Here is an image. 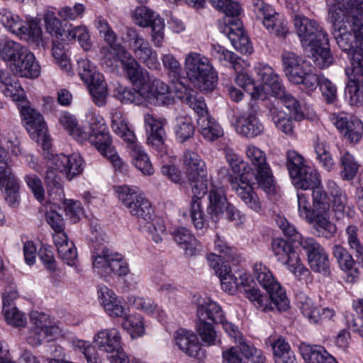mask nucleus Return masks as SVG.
Masks as SVG:
<instances>
[{"instance_id":"22","label":"nucleus","mask_w":363,"mask_h":363,"mask_svg":"<svg viewBox=\"0 0 363 363\" xmlns=\"http://www.w3.org/2000/svg\"><path fill=\"white\" fill-rule=\"evenodd\" d=\"M232 125L238 134L246 138L256 137L264 131V126L257 116V110L254 105L251 106L249 112L237 116L232 122Z\"/></svg>"},{"instance_id":"21","label":"nucleus","mask_w":363,"mask_h":363,"mask_svg":"<svg viewBox=\"0 0 363 363\" xmlns=\"http://www.w3.org/2000/svg\"><path fill=\"white\" fill-rule=\"evenodd\" d=\"M330 120L348 142L357 143L360 141L363 135V124L359 119L343 113H333L330 116Z\"/></svg>"},{"instance_id":"48","label":"nucleus","mask_w":363,"mask_h":363,"mask_svg":"<svg viewBox=\"0 0 363 363\" xmlns=\"http://www.w3.org/2000/svg\"><path fill=\"white\" fill-rule=\"evenodd\" d=\"M78 72L81 79L86 83L97 82L103 78V75L98 72L96 67L87 59H80L77 61Z\"/></svg>"},{"instance_id":"13","label":"nucleus","mask_w":363,"mask_h":363,"mask_svg":"<svg viewBox=\"0 0 363 363\" xmlns=\"http://www.w3.org/2000/svg\"><path fill=\"white\" fill-rule=\"evenodd\" d=\"M99 350L107 353L110 363H126L128 357L121 347V337L116 328L104 329L94 337Z\"/></svg>"},{"instance_id":"19","label":"nucleus","mask_w":363,"mask_h":363,"mask_svg":"<svg viewBox=\"0 0 363 363\" xmlns=\"http://www.w3.org/2000/svg\"><path fill=\"white\" fill-rule=\"evenodd\" d=\"M136 25L142 28L151 27L152 40L156 47H161L164 39V20L146 6L137 7L132 14Z\"/></svg>"},{"instance_id":"28","label":"nucleus","mask_w":363,"mask_h":363,"mask_svg":"<svg viewBox=\"0 0 363 363\" xmlns=\"http://www.w3.org/2000/svg\"><path fill=\"white\" fill-rule=\"evenodd\" d=\"M98 293L104 308L108 315L112 317L123 315L124 308L122 302L111 289L106 286H99Z\"/></svg>"},{"instance_id":"20","label":"nucleus","mask_w":363,"mask_h":363,"mask_svg":"<svg viewBox=\"0 0 363 363\" xmlns=\"http://www.w3.org/2000/svg\"><path fill=\"white\" fill-rule=\"evenodd\" d=\"M254 6L259 13V17H262L264 26L270 33L279 37H284L286 35L287 21L283 15L263 1H256Z\"/></svg>"},{"instance_id":"50","label":"nucleus","mask_w":363,"mask_h":363,"mask_svg":"<svg viewBox=\"0 0 363 363\" xmlns=\"http://www.w3.org/2000/svg\"><path fill=\"white\" fill-rule=\"evenodd\" d=\"M114 96L124 104L133 103L140 104L143 100V95L140 94V89L136 91L121 84H118L115 87Z\"/></svg>"},{"instance_id":"49","label":"nucleus","mask_w":363,"mask_h":363,"mask_svg":"<svg viewBox=\"0 0 363 363\" xmlns=\"http://www.w3.org/2000/svg\"><path fill=\"white\" fill-rule=\"evenodd\" d=\"M56 166L59 172L65 174L71 180L75 176L80 174L84 167V160H56Z\"/></svg>"},{"instance_id":"44","label":"nucleus","mask_w":363,"mask_h":363,"mask_svg":"<svg viewBox=\"0 0 363 363\" xmlns=\"http://www.w3.org/2000/svg\"><path fill=\"white\" fill-rule=\"evenodd\" d=\"M308 262L311 269L314 272L319 273L325 277L330 275V262L325 250L310 258Z\"/></svg>"},{"instance_id":"10","label":"nucleus","mask_w":363,"mask_h":363,"mask_svg":"<svg viewBox=\"0 0 363 363\" xmlns=\"http://www.w3.org/2000/svg\"><path fill=\"white\" fill-rule=\"evenodd\" d=\"M0 22L11 32L28 42L35 43L41 39L42 30L38 23L33 21L23 22L18 15L8 9L0 10Z\"/></svg>"},{"instance_id":"27","label":"nucleus","mask_w":363,"mask_h":363,"mask_svg":"<svg viewBox=\"0 0 363 363\" xmlns=\"http://www.w3.org/2000/svg\"><path fill=\"white\" fill-rule=\"evenodd\" d=\"M174 340L179 350L187 355L191 357L199 355L201 345L197 336L192 331L179 328L174 333Z\"/></svg>"},{"instance_id":"1","label":"nucleus","mask_w":363,"mask_h":363,"mask_svg":"<svg viewBox=\"0 0 363 363\" xmlns=\"http://www.w3.org/2000/svg\"><path fill=\"white\" fill-rule=\"evenodd\" d=\"M230 170L228 180L240 199L252 210L259 212L262 203L250 184L254 177L258 186L267 194H274L275 183L269 165L266 160H229Z\"/></svg>"},{"instance_id":"43","label":"nucleus","mask_w":363,"mask_h":363,"mask_svg":"<svg viewBox=\"0 0 363 363\" xmlns=\"http://www.w3.org/2000/svg\"><path fill=\"white\" fill-rule=\"evenodd\" d=\"M77 39L80 46L88 51L92 46L90 35L87 28L84 26H76L72 29H67L64 40L71 41Z\"/></svg>"},{"instance_id":"12","label":"nucleus","mask_w":363,"mask_h":363,"mask_svg":"<svg viewBox=\"0 0 363 363\" xmlns=\"http://www.w3.org/2000/svg\"><path fill=\"white\" fill-rule=\"evenodd\" d=\"M89 132L86 140L94 145L101 155L106 159H120L111 144L108 128L103 118L92 116L89 121Z\"/></svg>"},{"instance_id":"5","label":"nucleus","mask_w":363,"mask_h":363,"mask_svg":"<svg viewBox=\"0 0 363 363\" xmlns=\"http://www.w3.org/2000/svg\"><path fill=\"white\" fill-rule=\"evenodd\" d=\"M333 35L339 48L348 57L363 52V23L361 18L352 14L346 20L335 23Z\"/></svg>"},{"instance_id":"4","label":"nucleus","mask_w":363,"mask_h":363,"mask_svg":"<svg viewBox=\"0 0 363 363\" xmlns=\"http://www.w3.org/2000/svg\"><path fill=\"white\" fill-rule=\"evenodd\" d=\"M1 59L15 75L32 79L40 74L34 54L18 43L8 41L2 49Z\"/></svg>"},{"instance_id":"16","label":"nucleus","mask_w":363,"mask_h":363,"mask_svg":"<svg viewBox=\"0 0 363 363\" xmlns=\"http://www.w3.org/2000/svg\"><path fill=\"white\" fill-rule=\"evenodd\" d=\"M144 122L147 132L148 144L157 152V156L162 158L168 157L173 159L175 156L171 155L164 144L166 133L164 125L167 121L163 118H156L153 115L147 113L144 116Z\"/></svg>"},{"instance_id":"6","label":"nucleus","mask_w":363,"mask_h":363,"mask_svg":"<svg viewBox=\"0 0 363 363\" xmlns=\"http://www.w3.org/2000/svg\"><path fill=\"white\" fill-rule=\"evenodd\" d=\"M184 68L187 78L201 90H212L217 79L209 60L204 55L195 52L186 55Z\"/></svg>"},{"instance_id":"7","label":"nucleus","mask_w":363,"mask_h":363,"mask_svg":"<svg viewBox=\"0 0 363 363\" xmlns=\"http://www.w3.org/2000/svg\"><path fill=\"white\" fill-rule=\"evenodd\" d=\"M116 192L119 200L138 222L150 223L155 221V210L147 198L127 186H118Z\"/></svg>"},{"instance_id":"42","label":"nucleus","mask_w":363,"mask_h":363,"mask_svg":"<svg viewBox=\"0 0 363 363\" xmlns=\"http://www.w3.org/2000/svg\"><path fill=\"white\" fill-rule=\"evenodd\" d=\"M72 345L75 350H77L83 354L86 363H104L96 346L93 345L90 342L77 339L72 341Z\"/></svg>"},{"instance_id":"57","label":"nucleus","mask_w":363,"mask_h":363,"mask_svg":"<svg viewBox=\"0 0 363 363\" xmlns=\"http://www.w3.org/2000/svg\"><path fill=\"white\" fill-rule=\"evenodd\" d=\"M100 79L97 82H93L88 84V85L94 102L98 106H103L106 103L107 87L104 77Z\"/></svg>"},{"instance_id":"8","label":"nucleus","mask_w":363,"mask_h":363,"mask_svg":"<svg viewBox=\"0 0 363 363\" xmlns=\"http://www.w3.org/2000/svg\"><path fill=\"white\" fill-rule=\"evenodd\" d=\"M93 268L100 275L106 277L113 273L119 277L125 276L129 273V267L121 255L113 252L106 247L101 250L94 252Z\"/></svg>"},{"instance_id":"51","label":"nucleus","mask_w":363,"mask_h":363,"mask_svg":"<svg viewBox=\"0 0 363 363\" xmlns=\"http://www.w3.org/2000/svg\"><path fill=\"white\" fill-rule=\"evenodd\" d=\"M195 131V128L190 117L179 118L175 125V135L177 139L181 142H185L191 138Z\"/></svg>"},{"instance_id":"53","label":"nucleus","mask_w":363,"mask_h":363,"mask_svg":"<svg viewBox=\"0 0 363 363\" xmlns=\"http://www.w3.org/2000/svg\"><path fill=\"white\" fill-rule=\"evenodd\" d=\"M256 72L262 83L263 91L270 89L274 82L280 79L279 75L274 72L273 69L267 65L258 64L255 67Z\"/></svg>"},{"instance_id":"31","label":"nucleus","mask_w":363,"mask_h":363,"mask_svg":"<svg viewBox=\"0 0 363 363\" xmlns=\"http://www.w3.org/2000/svg\"><path fill=\"white\" fill-rule=\"evenodd\" d=\"M209 204L207 213L214 223H217L224 214V208L228 202L221 189H213L208 192Z\"/></svg>"},{"instance_id":"23","label":"nucleus","mask_w":363,"mask_h":363,"mask_svg":"<svg viewBox=\"0 0 363 363\" xmlns=\"http://www.w3.org/2000/svg\"><path fill=\"white\" fill-rule=\"evenodd\" d=\"M227 25L220 28L231 42L235 50L242 53H251L252 50V44L243 30L242 22L240 19H234L233 21L229 18Z\"/></svg>"},{"instance_id":"24","label":"nucleus","mask_w":363,"mask_h":363,"mask_svg":"<svg viewBox=\"0 0 363 363\" xmlns=\"http://www.w3.org/2000/svg\"><path fill=\"white\" fill-rule=\"evenodd\" d=\"M332 252L339 267L345 275L344 279L347 283H355L359 278V271L354 267L355 261L349 251L340 245L333 247Z\"/></svg>"},{"instance_id":"11","label":"nucleus","mask_w":363,"mask_h":363,"mask_svg":"<svg viewBox=\"0 0 363 363\" xmlns=\"http://www.w3.org/2000/svg\"><path fill=\"white\" fill-rule=\"evenodd\" d=\"M311 189H313V214L316 216L318 222V235L325 238H330L335 234L337 228L330 220V205L327 194L319 185Z\"/></svg>"},{"instance_id":"33","label":"nucleus","mask_w":363,"mask_h":363,"mask_svg":"<svg viewBox=\"0 0 363 363\" xmlns=\"http://www.w3.org/2000/svg\"><path fill=\"white\" fill-rule=\"evenodd\" d=\"M216 274L220 279L223 290L233 294L236 289L240 288V291L243 293L240 277L238 279L231 273V268L227 262L221 263L220 267L216 271Z\"/></svg>"},{"instance_id":"55","label":"nucleus","mask_w":363,"mask_h":363,"mask_svg":"<svg viewBox=\"0 0 363 363\" xmlns=\"http://www.w3.org/2000/svg\"><path fill=\"white\" fill-rule=\"evenodd\" d=\"M196 330L203 342L208 345L215 344L217 335L211 323L206 322L203 318H198Z\"/></svg>"},{"instance_id":"34","label":"nucleus","mask_w":363,"mask_h":363,"mask_svg":"<svg viewBox=\"0 0 363 363\" xmlns=\"http://www.w3.org/2000/svg\"><path fill=\"white\" fill-rule=\"evenodd\" d=\"M334 10L335 11L334 15H333V13H328L330 18L333 21V24L340 22L341 21L340 20L342 16H345V20L352 14L361 18L363 14V0H354L353 2L347 1H346V4L342 1L341 4L336 6Z\"/></svg>"},{"instance_id":"56","label":"nucleus","mask_w":363,"mask_h":363,"mask_svg":"<svg viewBox=\"0 0 363 363\" xmlns=\"http://www.w3.org/2000/svg\"><path fill=\"white\" fill-rule=\"evenodd\" d=\"M123 328L132 334V336H141L145 332L143 317L135 313L126 316L122 323Z\"/></svg>"},{"instance_id":"58","label":"nucleus","mask_w":363,"mask_h":363,"mask_svg":"<svg viewBox=\"0 0 363 363\" xmlns=\"http://www.w3.org/2000/svg\"><path fill=\"white\" fill-rule=\"evenodd\" d=\"M281 103L289 110L290 117L296 121H300L303 118V114L301 111L299 102L290 93L286 92L283 96L279 98Z\"/></svg>"},{"instance_id":"29","label":"nucleus","mask_w":363,"mask_h":363,"mask_svg":"<svg viewBox=\"0 0 363 363\" xmlns=\"http://www.w3.org/2000/svg\"><path fill=\"white\" fill-rule=\"evenodd\" d=\"M299 350L306 363H337L336 359L320 345L301 343Z\"/></svg>"},{"instance_id":"59","label":"nucleus","mask_w":363,"mask_h":363,"mask_svg":"<svg viewBox=\"0 0 363 363\" xmlns=\"http://www.w3.org/2000/svg\"><path fill=\"white\" fill-rule=\"evenodd\" d=\"M235 79V83L247 91H250L252 98L259 97V89L255 86L254 80L249 76V74L242 72V65Z\"/></svg>"},{"instance_id":"35","label":"nucleus","mask_w":363,"mask_h":363,"mask_svg":"<svg viewBox=\"0 0 363 363\" xmlns=\"http://www.w3.org/2000/svg\"><path fill=\"white\" fill-rule=\"evenodd\" d=\"M49 165L45 170V181L47 184L48 191L50 196L54 195L53 199L62 200L65 197L63 186L60 177L57 175V166Z\"/></svg>"},{"instance_id":"46","label":"nucleus","mask_w":363,"mask_h":363,"mask_svg":"<svg viewBox=\"0 0 363 363\" xmlns=\"http://www.w3.org/2000/svg\"><path fill=\"white\" fill-rule=\"evenodd\" d=\"M272 249L278 259L285 263L289 264L292 256L296 255V252L291 244L282 238H274L272 242Z\"/></svg>"},{"instance_id":"3","label":"nucleus","mask_w":363,"mask_h":363,"mask_svg":"<svg viewBox=\"0 0 363 363\" xmlns=\"http://www.w3.org/2000/svg\"><path fill=\"white\" fill-rule=\"evenodd\" d=\"M185 172L187 179L191 184L194 196H192L189 216L196 230H203L206 225V218L201 204V198L205 194L202 192V181L207 176V169L203 160H186Z\"/></svg>"},{"instance_id":"36","label":"nucleus","mask_w":363,"mask_h":363,"mask_svg":"<svg viewBox=\"0 0 363 363\" xmlns=\"http://www.w3.org/2000/svg\"><path fill=\"white\" fill-rule=\"evenodd\" d=\"M310 51L315 67L323 69L333 64L334 58L329 48V40L315 44L310 47Z\"/></svg>"},{"instance_id":"38","label":"nucleus","mask_w":363,"mask_h":363,"mask_svg":"<svg viewBox=\"0 0 363 363\" xmlns=\"http://www.w3.org/2000/svg\"><path fill=\"white\" fill-rule=\"evenodd\" d=\"M197 317L203 318L204 320L209 319L213 323L218 324L222 323L225 316L220 306L208 299L198 305Z\"/></svg>"},{"instance_id":"32","label":"nucleus","mask_w":363,"mask_h":363,"mask_svg":"<svg viewBox=\"0 0 363 363\" xmlns=\"http://www.w3.org/2000/svg\"><path fill=\"white\" fill-rule=\"evenodd\" d=\"M172 235L174 241L184 250L186 256L192 257L196 255L200 245L189 230L179 228Z\"/></svg>"},{"instance_id":"40","label":"nucleus","mask_w":363,"mask_h":363,"mask_svg":"<svg viewBox=\"0 0 363 363\" xmlns=\"http://www.w3.org/2000/svg\"><path fill=\"white\" fill-rule=\"evenodd\" d=\"M213 55L222 65L233 68L235 72H239L243 62L240 57L220 45H213Z\"/></svg>"},{"instance_id":"60","label":"nucleus","mask_w":363,"mask_h":363,"mask_svg":"<svg viewBox=\"0 0 363 363\" xmlns=\"http://www.w3.org/2000/svg\"><path fill=\"white\" fill-rule=\"evenodd\" d=\"M44 21L46 30L48 33L57 38L64 40L67 30L62 28L60 20L53 13L50 11L46 12L44 16Z\"/></svg>"},{"instance_id":"25","label":"nucleus","mask_w":363,"mask_h":363,"mask_svg":"<svg viewBox=\"0 0 363 363\" xmlns=\"http://www.w3.org/2000/svg\"><path fill=\"white\" fill-rule=\"evenodd\" d=\"M0 187H5V199L10 206L18 203L19 184L6 160H0Z\"/></svg>"},{"instance_id":"18","label":"nucleus","mask_w":363,"mask_h":363,"mask_svg":"<svg viewBox=\"0 0 363 363\" xmlns=\"http://www.w3.org/2000/svg\"><path fill=\"white\" fill-rule=\"evenodd\" d=\"M294 24L302 44L311 47L320 42H328V37L323 28L314 20L301 14L294 16Z\"/></svg>"},{"instance_id":"47","label":"nucleus","mask_w":363,"mask_h":363,"mask_svg":"<svg viewBox=\"0 0 363 363\" xmlns=\"http://www.w3.org/2000/svg\"><path fill=\"white\" fill-rule=\"evenodd\" d=\"M169 91V87L165 83L160 79H154L150 81L149 79L148 82L145 84L141 89L140 94L143 95V99H157L159 96H164Z\"/></svg>"},{"instance_id":"14","label":"nucleus","mask_w":363,"mask_h":363,"mask_svg":"<svg viewBox=\"0 0 363 363\" xmlns=\"http://www.w3.org/2000/svg\"><path fill=\"white\" fill-rule=\"evenodd\" d=\"M20 112L31 138L40 145L43 150H48L50 146V140L43 116L27 105H22Z\"/></svg>"},{"instance_id":"64","label":"nucleus","mask_w":363,"mask_h":363,"mask_svg":"<svg viewBox=\"0 0 363 363\" xmlns=\"http://www.w3.org/2000/svg\"><path fill=\"white\" fill-rule=\"evenodd\" d=\"M363 86V83H357V82H352L349 79L345 87V96L349 99L351 105L357 106L363 101V94L360 91V87Z\"/></svg>"},{"instance_id":"39","label":"nucleus","mask_w":363,"mask_h":363,"mask_svg":"<svg viewBox=\"0 0 363 363\" xmlns=\"http://www.w3.org/2000/svg\"><path fill=\"white\" fill-rule=\"evenodd\" d=\"M60 123L76 140L83 143L88 137L87 132L79 126L75 118L67 112L62 113L59 118Z\"/></svg>"},{"instance_id":"30","label":"nucleus","mask_w":363,"mask_h":363,"mask_svg":"<svg viewBox=\"0 0 363 363\" xmlns=\"http://www.w3.org/2000/svg\"><path fill=\"white\" fill-rule=\"evenodd\" d=\"M0 89L6 97L15 101H23L25 91L17 80L6 70L0 69Z\"/></svg>"},{"instance_id":"37","label":"nucleus","mask_w":363,"mask_h":363,"mask_svg":"<svg viewBox=\"0 0 363 363\" xmlns=\"http://www.w3.org/2000/svg\"><path fill=\"white\" fill-rule=\"evenodd\" d=\"M123 69L132 84L141 91L143 86L149 81V72L140 66L136 59H132L131 62L126 63Z\"/></svg>"},{"instance_id":"17","label":"nucleus","mask_w":363,"mask_h":363,"mask_svg":"<svg viewBox=\"0 0 363 363\" xmlns=\"http://www.w3.org/2000/svg\"><path fill=\"white\" fill-rule=\"evenodd\" d=\"M286 167L296 189L307 190L320 184L316 170L306 160H286Z\"/></svg>"},{"instance_id":"61","label":"nucleus","mask_w":363,"mask_h":363,"mask_svg":"<svg viewBox=\"0 0 363 363\" xmlns=\"http://www.w3.org/2000/svg\"><path fill=\"white\" fill-rule=\"evenodd\" d=\"M162 61L164 69L168 71L169 75L177 81L174 86L178 82H181L179 77L182 73V68L176 57L172 54H166L162 57Z\"/></svg>"},{"instance_id":"45","label":"nucleus","mask_w":363,"mask_h":363,"mask_svg":"<svg viewBox=\"0 0 363 363\" xmlns=\"http://www.w3.org/2000/svg\"><path fill=\"white\" fill-rule=\"evenodd\" d=\"M350 66L345 69L349 79L357 83H363V52L349 57Z\"/></svg>"},{"instance_id":"62","label":"nucleus","mask_w":363,"mask_h":363,"mask_svg":"<svg viewBox=\"0 0 363 363\" xmlns=\"http://www.w3.org/2000/svg\"><path fill=\"white\" fill-rule=\"evenodd\" d=\"M298 244L306 255L308 260L325 250L315 238L311 237H301Z\"/></svg>"},{"instance_id":"26","label":"nucleus","mask_w":363,"mask_h":363,"mask_svg":"<svg viewBox=\"0 0 363 363\" xmlns=\"http://www.w3.org/2000/svg\"><path fill=\"white\" fill-rule=\"evenodd\" d=\"M299 308L311 323H322L324 320H331L335 314L333 308H318L311 298L304 295L299 297Z\"/></svg>"},{"instance_id":"15","label":"nucleus","mask_w":363,"mask_h":363,"mask_svg":"<svg viewBox=\"0 0 363 363\" xmlns=\"http://www.w3.org/2000/svg\"><path fill=\"white\" fill-rule=\"evenodd\" d=\"M32 328L28 337V342L32 346H38L44 340L48 342L57 338L61 333L58 326L53 324L48 315L33 312L30 314Z\"/></svg>"},{"instance_id":"52","label":"nucleus","mask_w":363,"mask_h":363,"mask_svg":"<svg viewBox=\"0 0 363 363\" xmlns=\"http://www.w3.org/2000/svg\"><path fill=\"white\" fill-rule=\"evenodd\" d=\"M297 198L300 216L304 218L308 223L313 224L314 229L318 232L317 218L313 214V207L311 208V203L304 194H298Z\"/></svg>"},{"instance_id":"54","label":"nucleus","mask_w":363,"mask_h":363,"mask_svg":"<svg viewBox=\"0 0 363 363\" xmlns=\"http://www.w3.org/2000/svg\"><path fill=\"white\" fill-rule=\"evenodd\" d=\"M269 116L274 123L276 127L286 134L293 132V125L291 120L285 116V113L273 106L269 109Z\"/></svg>"},{"instance_id":"9","label":"nucleus","mask_w":363,"mask_h":363,"mask_svg":"<svg viewBox=\"0 0 363 363\" xmlns=\"http://www.w3.org/2000/svg\"><path fill=\"white\" fill-rule=\"evenodd\" d=\"M125 36L130 49L138 62L144 64L150 69L157 70L160 69V63L157 52L152 48L150 43L145 39L142 34L135 28H128Z\"/></svg>"},{"instance_id":"41","label":"nucleus","mask_w":363,"mask_h":363,"mask_svg":"<svg viewBox=\"0 0 363 363\" xmlns=\"http://www.w3.org/2000/svg\"><path fill=\"white\" fill-rule=\"evenodd\" d=\"M197 123L200 127L201 135L206 139L213 141L223 135V130L221 127L214 121L206 117H199Z\"/></svg>"},{"instance_id":"63","label":"nucleus","mask_w":363,"mask_h":363,"mask_svg":"<svg viewBox=\"0 0 363 363\" xmlns=\"http://www.w3.org/2000/svg\"><path fill=\"white\" fill-rule=\"evenodd\" d=\"M94 26L99 31L100 36L103 38L106 43H111L116 40V35L105 18L101 16H97L94 21Z\"/></svg>"},{"instance_id":"2","label":"nucleus","mask_w":363,"mask_h":363,"mask_svg":"<svg viewBox=\"0 0 363 363\" xmlns=\"http://www.w3.org/2000/svg\"><path fill=\"white\" fill-rule=\"evenodd\" d=\"M254 277L259 284L267 291L268 296L261 294L250 276L244 274L240 275L243 294L254 306L263 312L277 308L278 311H286L289 307V301L286 291L280 284L277 281L269 268L262 263H255L253 270Z\"/></svg>"}]
</instances>
